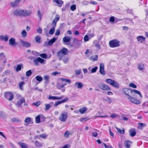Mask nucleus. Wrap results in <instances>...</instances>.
I'll return each mask as SVG.
<instances>
[{"instance_id":"052dcab7","label":"nucleus","mask_w":148,"mask_h":148,"mask_svg":"<svg viewBox=\"0 0 148 148\" xmlns=\"http://www.w3.org/2000/svg\"><path fill=\"white\" fill-rule=\"evenodd\" d=\"M39 136L40 137L43 138H46L47 136L45 133H43L42 134L40 135Z\"/></svg>"},{"instance_id":"4c0bfd02","label":"nucleus","mask_w":148,"mask_h":148,"mask_svg":"<svg viewBox=\"0 0 148 148\" xmlns=\"http://www.w3.org/2000/svg\"><path fill=\"white\" fill-rule=\"evenodd\" d=\"M39 56L42 58L47 59V56L46 53H41L39 55Z\"/></svg>"},{"instance_id":"ea45409f","label":"nucleus","mask_w":148,"mask_h":148,"mask_svg":"<svg viewBox=\"0 0 148 148\" xmlns=\"http://www.w3.org/2000/svg\"><path fill=\"white\" fill-rule=\"evenodd\" d=\"M40 37L39 36H36L35 38V40L36 42L38 43L40 42Z\"/></svg>"},{"instance_id":"5fc2aeb1","label":"nucleus","mask_w":148,"mask_h":148,"mask_svg":"<svg viewBox=\"0 0 148 148\" xmlns=\"http://www.w3.org/2000/svg\"><path fill=\"white\" fill-rule=\"evenodd\" d=\"M82 3L83 5H87L89 4L88 1L84 0L82 2Z\"/></svg>"},{"instance_id":"e2e57ef3","label":"nucleus","mask_w":148,"mask_h":148,"mask_svg":"<svg viewBox=\"0 0 148 148\" xmlns=\"http://www.w3.org/2000/svg\"><path fill=\"white\" fill-rule=\"evenodd\" d=\"M60 74V73L58 72L57 71H56L54 72H52L51 73V74L52 75H54V76H56L58 74Z\"/></svg>"},{"instance_id":"39448f33","label":"nucleus","mask_w":148,"mask_h":148,"mask_svg":"<svg viewBox=\"0 0 148 148\" xmlns=\"http://www.w3.org/2000/svg\"><path fill=\"white\" fill-rule=\"evenodd\" d=\"M68 117V113L66 112L63 111L60 114L58 119L61 121L64 122L66 120Z\"/></svg>"},{"instance_id":"0e129e2a","label":"nucleus","mask_w":148,"mask_h":148,"mask_svg":"<svg viewBox=\"0 0 148 148\" xmlns=\"http://www.w3.org/2000/svg\"><path fill=\"white\" fill-rule=\"evenodd\" d=\"M105 100L107 101L110 104L112 102V100L109 97H107L106 99H105Z\"/></svg>"},{"instance_id":"393cba45","label":"nucleus","mask_w":148,"mask_h":148,"mask_svg":"<svg viewBox=\"0 0 148 148\" xmlns=\"http://www.w3.org/2000/svg\"><path fill=\"white\" fill-rule=\"evenodd\" d=\"M130 135L133 137L135 136L136 134V132L135 130L134 129H131L129 130Z\"/></svg>"},{"instance_id":"ddd939ff","label":"nucleus","mask_w":148,"mask_h":148,"mask_svg":"<svg viewBox=\"0 0 148 148\" xmlns=\"http://www.w3.org/2000/svg\"><path fill=\"white\" fill-rule=\"evenodd\" d=\"M64 97V96L63 95L58 97L56 96H53L50 95L48 97V99L49 100H60L63 98Z\"/></svg>"},{"instance_id":"7c9ffc66","label":"nucleus","mask_w":148,"mask_h":148,"mask_svg":"<svg viewBox=\"0 0 148 148\" xmlns=\"http://www.w3.org/2000/svg\"><path fill=\"white\" fill-rule=\"evenodd\" d=\"M87 110V108L85 107L80 108L79 110V112L82 114H84Z\"/></svg>"},{"instance_id":"dca6fc26","label":"nucleus","mask_w":148,"mask_h":148,"mask_svg":"<svg viewBox=\"0 0 148 148\" xmlns=\"http://www.w3.org/2000/svg\"><path fill=\"white\" fill-rule=\"evenodd\" d=\"M20 42L22 45L26 47H28L31 46V44L27 42L21 40Z\"/></svg>"},{"instance_id":"1a4fd4ad","label":"nucleus","mask_w":148,"mask_h":148,"mask_svg":"<svg viewBox=\"0 0 148 148\" xmlns=\"http://www.w3.org/2000/svg\"><path fill=\"white\" fill-rule=\"evenodd\" d=\"M33 62L36 65H38L39 62L41 64H45L46 60L40 57H38L37 58L34 59L33 60Z\"/></svg>"},{"instance_id":"de8ad7c7","label":"nucleus","mask_w":148,"mask_h":148,"mask_svg":"<svg viewBox=\"0 0 148 148\" xmlns=\"http://www.w3.org/2000/svg\"><path fill=\"white\" fill-rule=\"evenodd\" d=\"M27 33L25 30H23L21 32V35L23 37H25L27 36Z\"/></svg>"},{"instance_id":"09e8293b","label":"nucleus","mask_w":148,"mask_h":148,"mask_svg":"<svg viewBox=\"0 0 148 148\" xmlns=\"http://www.w3.org/2000/svg\"><path fill=\"white\" fill-rule=\"evenodd\" d=\"M23 66L22 64H20L18 65L17 66V68H16V70L17 71H20L21 68V67Z\"/></svg>"},{"instance_id":"bb28decb","label":"nucleus","mask_w":148,"mask_h":148,"mask_svg":"<svg viewBox=\"0 0 148 148\" xmlns=\"http://www.w3.org/2000/svg\"><path fill=\"white\" fill-rule=\"evenodd\" d=\"M71 40V38L68 36H65L63 39V40L64 42H68Z\"/></svg>"},{"instance_id":"3c124183","label":"nucleus","mask_w":148,"mask_h":148,"mask_svg":"<svg viewBox=\"0 0 148 148\" xmlns=\"http://www.w3.org/2000/svg\"><path fill=\"white\" fill-rule=\"evenodd\" d=\"M129 86L130 87L136 88L137 87V86L134 83H130L129 85Z\"/></svg>"},{"instance_id":"9b49d317","label":"nucleus","mask_w":148,"mask_h":148,"mask_svg":"<svg viewBox=\"0 0 148 148\" xmlns=\"http://www.w3.org/2000/svg\"><path fill=\"white\" fill-rule=\"evenodd\" d=\"M137 41L139 43H142L145 41V38L142 36H139L136 37Z\"/></svg>"},{"instance_id":"20e7f679","label":"nucleus","mask_w":148,"mask_h":148,"mask_svg":"<svg viewBox=\"0 0 148 148\" xmlns=\"http://www.w3.org/2000/svg\"><path fill=\"white\" fill-rule=\"evenodd\" d=\"M120 42L117 39L112 40L109 42L110 46L112 48H115L120 46Z\"/></svg>"},{"instance_id":"4468645a","label":"nucleus","mask_w":148,"mask_h":148,"mask_svg":"<svg viewBox=\"0 0 148 148\" xmlns=\"http://www.w3.org/2000/svg\"><path fill=\"white\" fill-rule=\"evenodd\" d=\"M104 66L103 63H101L100 64L99 72L103 75L105 74V72L104 70Z\"/></svg>"},{"instance_id":"c756f323","label":"nucleus","mask_w":148,"mask_h":148,"mask_svg":"<svg viewBox=\"0 0 148 148\" xmlns=\"http://www.w3.org/2000/svg\"><path fill=\"white\" fill-rule=\"evenodd\" d=\"M57 38H53L52 39L48 41V44L50 45H52L56 41V40Z\"/></svg>"},{"instance_id":"6e6552de","label":"nucleus","mask_w":148,"mask_h":148,"mask_svg":"<svg viewBox=\"0 0 148 148\" xmlns=\"http://www.w3.org/2000/svg\"><path fill=\"white\" fill-rule=\"evenodd\" d=\"M98 86L103 90H110V88L106 84L102 83H100L97 84Z\"/></svg>"},{"instance_id":"c03bdc74","label":"nucleus","mask_w":148,"mask_h":148,"mask_svg":"<svg viewBox=\"0 0 148 148\" xmlns=\"http://www.w3.org/2000/svg\"><path fill=\"white\" fill-rule=\"evenodd\" d=\"M89 39L90 38L88 36L86 35L84 36V40L85 42H86V41H88L89 40Z\"/></svg>"},{"instance_id":"6ab92c4d","label":"nucleus","mask_w":148,"mask_h":148,"mask_svg":"<svg viewBox=\"0 0 148 148\" xmlns=\"http://www.w3.org/2000/svg\"><path fill=\"white\" fill-rule=\"evenodd\" d=\"M132 143L130 140L125 141L124 144L125 147L126 148H130L132 145Z\"/></svg>"},{"instance_id":"338daca9","label":"nucleus","mask_w":148,"mask_h":148,"mask_svg":"<svg viewBox=\"0 0 148 148\" xmlns=\"http://www.w3.org/2000/svg\"><path fill=\"white\" fill-rule=\"evenodd\" d=\"M68 100V99L67 97H66L64 99L62 100L61 101L62 103L65 102Z\"/></svg>"},{"instance_id":"58836bf2","label":"nucleus","mask_w":148,"mask_h":148,"mask_svg":"<svg viewBox=\"0 0 148 148\" xmlns=\"http://www.w3.org/2000/svg\"><path fill=\"white\" fill-rule=\"evenodd\" d=\"M35 78L39 82H41L42 80V77L39 75L36 76L35 77Z\"/></svg>"},{"instance_id":"9d476101","label":"nucleus","mask_w":148,"mask_h":148,"mask_svg":"<svg viewBox=\"0 0 148 148\" xmlns=\"http://www.w3.org/2000/svg\"><path fill=\"white\" fill-rule=\"evenodd\" d=\"M66 85V83L61 84L59 83H57L56 87L58 89L60 90L62 92H64L65 90V88L64 87Z\"/></svg>"},{"instance_id":"774afa93","label":"nucleus","mask_w":148,"mask_h":148,"mask_svg":"<svg viewBox=\"0 0 148 148\" xmlns=\"http://www.w3.org/2000/svg\"><path fill=\"white\" fill-rule=\"evenodd\" d=\"M103 145L106 148H113L112 147L111 145L107 146L105 143H103Z\"/></svg>"},{"instance_id":"37998d69","label":"nucleus","mask_w":148,"mask_h":148,"mask_svg":"<svg viewBox=\"0 0 148 148\" xmlns=\"http://www.w3.org/2000/svg\"><path fill=\"white\" fill-rule=\"evenodd\" d=\"M98 69V67L97 66H96L94 68L92 69L91 71V73H95Z\"/></svg>"},{"instance_id":"13d9d810","label":"nucleus","mask_w":148,"mask_h":148,"mask_svg":"<svg viewBox=\"0 0 148 148\" xmlns=\"http://www.w3.org/2000/svg\"><path fill=\"white\" fill-rule=\"evenodd\" d=\"M32 74V72L31 70H29L27 71L26 73V75L27 76H29Z\"/></svg>"},{"instance_id":"603ef678","label":"nucleus","mask_w":148,"mask_h":148,"mask_svg":"<svg viewBox=\"0 0 148 148\" xmlns=\"http://www.w3.org/2000/svg\"><path fill=\"white\" fill-rule=\"evenodd\" d=\"M41 104L40 101H39L36 102L34 103H32V105L37 107H38Z\"/></svg>"},{"instance_id":"f257e3e1","label":"nucleus","mask_w":148,"mask_h":148,"mask_svg":"<svg viewBox=\"0 0 148 148\" xmlns=\"http://www.w3.org/2000/svg\"><path fill=\"white\" fill-rule=\"evenodd\" d=\"M121 92L126 96L127 99L130 102L135 105H139L140 103L139 100L132 97L131 95L134 96V94H137L139 95L141 98H142L143 96L139 91L128 88H124L122 89Z\"/></svg>"},{"instance_id":"8fccbe9b","label":"nucleus","mask_w":148,"mask_h":148,"mask_svg":"<svg viewBox=\"0 0 148 148\" xmlns=\"http://www.w3.org/2000/svg\"><path fill=\"white\" fill-rule=\"evenodd\" d=\"M70 8L72 11H74L76 9V5L75 4L71 5L70 7Z\"/></svg>"},{"instance_id":"a19ab883","label":"nucleus","mask_w":148,"mask_h":148,"mask_svg":"<svg viewBox=\"0 0 148 148\" xmlns=\"http://www.w3.org/2000/svg\"><path fill=\"white\" fill-rule=\"evenodd\" d=\"M31 120L32 119L30 118H26L25 119V123L28 124L31 122Z\"/></svg>"},{"instance_id":"c85d7f7f","label":"nucleus","mask_w":148,"mask_h":148,"mask_svg":"<svg viewBox=\"0 0 148 148\" xmlns=\"http://www.w3.org/2000/svg\"><path fill=\"white\" fill-rule=\"evenodd\" d=\"M111 85L116 88H119V84L116 81L114 80L113 81Z\"/></svg>"},{"instance_id":"79ce46f5","label":"nucleus","mask_w":148,"mask_h":148,"mask_svg":"<svg viewBox=\"0 0 148 148\" xmlns=\"http://www.w3.org/2000/svg\"><path fill=\"white\" fill-rule=\"evenodd\" d=\"M40 115L37 116L36 118V122L37 123H39L40 122Z\"/></svg>"},{"instance_id":"f3484780","label":"nucleus","mask_w":148,"mask_h":148,"mask_svg":"<svg viewBox=\"0 0 148 148\" xmlns=\"http://www.w3.org/2000/svg\"><path fill=\"white\" fill-rule=\"evenodd\" d=\"M9 43L10 45L12 46H15L17 44L15 42V39L13 38H11L9 40Z\"/></svg>"},{"instance_id":"a18cd8bd","label":"nucleus","mask_w":148,"mask_h":148,"mask_svg":"<svg viewBox=\"0 0 148 148\" xmlns=\"http://www.w3.org/2000/svg\"><path fill=\"white\" fill-rule=\"evenodd\" d=\"M116 128L117 129L118 132L121 134H124V133L125 131L124 129H123L121 130L120 129L118 128L117 127H116Z\"/></svg>"},{"instance_id":"b1692460","label":"nucleus","mask_w":148,"mask_h":148,"mask_svg":"<svg viewBox=\"0 0 148 148\" xmlns=\"http://www.w3.org/2000/svg\"><path fill=\"white\" fill-rule=\"evenodd\" d=\"M98 56L97 55L93 56L89 58V59L92 62L96 61L98 59Z\"/></svg>"},{"instance_id":"bf43d9fd","label":"nucleus","mask_w":148,"mask_h":148,"mask_svg":"<svg viewBox=\"0 0 148 148\" xmlns=\"http://www.w3.org/2000/svg\"><path fill=\"white\" fill-rule=\"evenodd\" d=\"M37 14L38 16V17L39 18L40 20L41 19V12L39 10H38L37 12Z\"/></svg>"},{"instance_id":"5701e85b","label":"nucleus","mask_w":148,"mask_h":148,"mask_svg":"<svg viewBox=\"0 0 148 148\" xmlns=\"http://www.w3.org/2000/svg\"><path fill=\"white\" fill-rule=\"evenodd\" d=\"M34 145L36 147H40L43 145V143H40L38 140H36L34 143Z\"/></svg>"},{"instance_id":"f03ea898","label":"nucleus","mask_w":148,"mask_h":148,"mask_svg":"<svg viewBox=\"0 0 148 148\" xmlns=\"http://www.w3.org/2000/svg\"><path fill=\"white\" fill-rule=\"evenodd\" d=\"M32 13V11L30 10L18 9L14 10L12 14L14 16L26 17L31 15Z\"/></svg>"},{"instance_id":"864d4df0","label":"nucleus","mask_w":148,"mask_h":148,"mask_svg":"<svg viewBox=\"0 0 148 148\" xmlns=\"http://www.w3.org/2000/svg\"><path fill=\"white\" fill-rule=\"evenodd\" d=\"M81 69H80L79 70H76L75 71V73L77 75H79L81 74Z\"/></svg>"},{"instance_id":"423d86ee","label":"nucleus","mask_w":148,"mask_h":148,"mask_svg":"<svg viewBox=\"0 0 148 148\" xmlns=\"http://www.w3.org/2000/svg\"><path fill=\"white\" fill-rule=\"evenodd\" d=\"M17 97L18 100L17 101L16 105L18 107H21L22 104L25 102V100L24 97L19 95H17Z\"/></svg>"},{"instance_id":"473e14b6","label":"nucleus","mask_w":148,"mask_h":148,"mask_svg":"<svg viewBox=\"0 0 148 148\" xmlns=\"http://www.w3.org/2000/svg\"><path fill=\"white\" fill-rule=\"evenodd\" d=\"M56 26H53V27L50 30L49 33L50 34H53L54 32Z\"/></svg>"},{"instance_id":"f8f14e48","label":"nucleus","mask_w":148,"mask_h":148,"mask_svg":"<svg viewBox=\"0 0 148 148\" xmlns=\"http://www.w3.org/2000/svg\"><path fill=\"white\" fill-rule=\"evenodd\" d=\"M60 18V16L56 14L55 18L52 21V25L56 26L57 22L59 20Z\"/></svg>"},{"instance_id":"4be33fe9","label":"nucleus","mask_w":148,"mask_h":148,"mask_svg":"<svg viewBox=\"0 0 148 148\" xmlns=\"http://www.w3.org/2000/svg\"><path fill=\"white\" fill-rule=\"evenodd\" d=\"M137 68L138 70L143 71L145 69L144 65L142 63H140L137 65Z\"/></svg>"},{"instance_id":"69168bd1","label":"nucleus","mask_w":148,"mask_h":148,"mask_svg":"<svg viewBox=\"0 0 148 148\" xmlns=\"http://www.w3.org/2000/svg\"><path fill=\"white\" fill-rule=\"evenodd\" d=\"M60 30L58 29L56 30V32L55 33L56 35L58 36L60 35Z\"/></svg>"},{"instance_id":"a211bd4d","label":"nucleus","mask_w":148,"mask_h":148,"mask_svg":"<svg viewBox=\"0 0 148 148\" xmlns=\"http://www.w3.org/2000/svg\"><path fill=\"white\" fill-rule=\"evenodd\" d=\"M20 0H15V1H12L10 2L11 6L13 8L17 7L19 4Z\"/></svg>"},{"instance_id":"680f3d73","label":"nucleus","mask_w":148,"mask_h":148,"mask_svg":"<svg viewBox=\"0 0 148 148\" xmlns=\"http://www.w3.org/2000/svg\"><path fill=\"white\" fill-rule=\"evenodd\" d=\"M68 58H66L63 60V62L65 64H66L68 63Z\"/></svg>"},{"instance_id":"7ed1b4c3","label":"nucleus","mask_w":148,"mask_h":148,"mask_svg":"<svg viewBox=\"0 0 148 148\" xmlns=\"http://www.w3.org/2000/svg\"><path fill=\"white\" fill-rule=\"evenodd\" d=\"M68 52V50L67 49L64 47L59 51L57 53V56L59 60H62L63 57L64 56L66 55Z\"/></svg>"},{"instance_id":"c9c22d12","label":"nucleus","mask_w":148,"mask_h":148,"mask_svg":"<svg viewBox=\"0 0 148 148\" xmlns=\"http://www.w3.org/2000/svg\"><path fill=\"white\" fill-rule=\"evenodd\" d=\"M45 111H47L51 107L50 105L49 104H45Z\"/></svg>"},{"instance_id":"2f4dec72","label":"nucleus","mask_w":148,"mask_h":148,"mask_svg":"<svg viewBox=\"0 0 148 148\" xmlns=\"http://www.w3.org/2000/svg\"><path fill=\"white\" fill-rule=\"evenodd\" d=\"M60 79L62 82L64 81L68 83L69 84H70L71 82V80L69 79H65L64 78H60Z\"/></svg>"},{"instance_id":"aec40b11","label":"nucleus","mask_w":148,"mask_h":148,"mask_svg":"<svg viewBox=\"0 0 148 148\" xmlns=\"http://www.w3.org/2000/svg\"><path fill=\"white\" fill-rule=\"evenodd\" d=\"M93 44L97 50L99 51L100 49V46L97 40H94L93 42Z\"/></svg>"},{"instance_id":"0eeeda50","label":"nucleus","mask_w":148,"mask_h":148,"mask_svg":"<svg viewBox=\"0 0 148 148\" xmlns=\"http://www.w3.org/2000/svg\"><path fill=\"white\" fill-rule=\"evenodd\" d=\"M4 96L5 98L9 101L12 100L14 98L13 94L10 92H5Z\"/></svg>"},{"instance_id":"2eb2a0df","label":"nucleus","mask_w":148,"mask_h":148,"mask_svg":"<svg viewBox=\"0 0 148 148\" xmlns=\"http://www.w3.org/2000/svg\"><path fill=\"white\" fill-rule=\"evenodd\" d=\"M9 37V36L6 34L4 35H1L0 36V40L1 41L7 42L8 41Z\"/></svg>"},{"instance_id":"412c9836","label":"nucleus","mask_w":148,"mask_h":148,"mask_svg":"<svg viewBox=\"0 0 148 148\" xmlns=\"http://www.w3.org/2000/svg\"><path fill=\"white\" fill-rule=\"evenodd\" d=\"M74 85L78 89H81L83 86L82 83L79 82H75L74 83Z\"/></svg>"},{"instance_id":"4d7b16f0","label":"nucleus","mask_w":148,"mask_h":148,"mask_svg":"<svg viewBox=\"0 0 148 148\" xmlns=\"http://www.w3.org/2000/svg\"><path fill=\"white\" fill-rule=\"evenodd\" d=\"M69 132L68 131H66L64 134V136L66 138H69Z\"/></svg>"},{"instance_id":"f704fd0d","label":"nucleus","mask_w":148,"mask_h":148,"mask_svg":"<svg viewBox=\"0 0 148 148\" xmlns=\"http://www.w3.org/2000/svg\"><path fill=\"white\" fill-rule=\"evenodd\" d=\"M19 144L22 148H27V145L25 143L20 142Z\"/></svg>"},{"instance_id":"72a5a7b5","label":"nucleus","mask_w":148,"mask_h":148,"mask_svg":"<svg viewBox=\"0 0 148 148\" xmlns=\"http://www.w3.org/2000/svg\"><path fill=\"white\" fill-rule=\"evenodd\" d=\"M114 81V80L111 79H107L105 81L107 83L111 85Z\"/></svg>"},{"instance_id":"a878e982","label":"nucleus","mask_w":148,"mask_h":148,"mask_svg":"<svg viewBox=\"0 0 148 148\" xmlns=\"http://www.w3.org/2000/svg\"><path fill=\"white\" fill-rule=\"evenodd\" d=\"M146 126L145 123H138V128L140 130H142L143 128Z\"/></svg>"},{"instance_id":"cd10ccee","label":"nucleus","mask_w":148,"mask_h":148,"mask_svg":"<svg viewBox=\"0 0 148 148\" xmlns=\"http://www.w3.org/2000/svg\"><path fill=\"white\" fill-rule=\"evenodd\" d=\"M54 1L58 4V6L61 7L63 3V1L61 0H55Z\"/></svg>"},{"instance_id":"e433bc0d","label":"nucleus","mask_w":148,"mask_h":148,"mask_svg":"<svg viewBox=\"0 0 148 148\" xmlns=\"http://www.w3.org/2000/svg\"><path fill=\"white\" fill-rule=\"evenodd\" d=\"M25 84L24 82H19V86L21 90H23V86Z\"/></svg>"},{"instance_id":"6e6d98bb","label":"nucleus","mask_w":148,"mask_h":148,"mask_svg":"<svg viewBox=\"0 0 148 148\" xmlns=\"http://www.w3.org/2000/svg\"><path fill=\"white\" fill-rule=\"evenodd\" d=\"M44 77L45 80L47 82L49 81L50 77L47 75H45L44 76Z\"/></svg>"},{"instance_id":"49530a36","label":"nucleus","mask_w":148,"mask_h":148,"mask_svg":"<svg viewBox=\"0 0 148 148\" xmlns=\"http://www.w3.org/2000/svg\"><path fill=\"white\" fill-rule=\"evenodd\" d=\"M62 103L61 101H57L55 102L54 106V107H57L58 105L60 104H61Z\"/></svg>"}]
</instances>
